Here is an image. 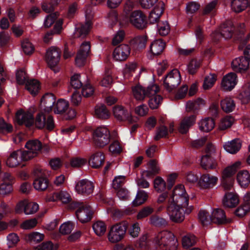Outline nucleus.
Segmentation results:
<instances>
[{"mask_svg":"<svg viewBox=\"0 0 250 250\" xmlns=\"http://www.w3.org/2000/svg\"><path fill=\"white\" fill-rule=\"evenodd\" d=\"M214 126V122L212 118H207L203 120L199 123L200 129L204 132H208Z\"/></svg>","mask_w":250,"mask_h":250,"instance_id":"a18cd8bd","label":"nucleus"},{"mask_svg":"<svg viewBox=\"0 0 250 250\" xmlns=\"http://www.w3.org/2000/svg\"><path fill=\"white\" fill-rule=\"evenodd\" d=\"M110 113L106 106L104 104H97L95 107L94 116L100 120H106L109 118Z\"/></svg>","mask_w":250,"mask_h":250,"instance_id":"c85d7f7f","label":"nucleus"},{"mask_svg":"<svg viewBox=\"0 0 250 250\" xmlns=\"http://www.w3.org/2000/svg\"><path fill=\"white\" fill-rule=\"evenodd\" d=\"M157 26L160 35L165 36L168 34L169 31V26L167 22H159L157 24Z\"/></svg>","mask_w":250,"mask_h":250,"instance_id":"e2e57ef3","label":"nucleus"},{"mask_svg":"<svg viewBox=\"0 0 250 250\" xmlns=\"http://www.w3.org/2000/svg\"><path fill=\"white\" fill-rule=\"evenodd\" d=\"M154 209L152 208L147 206L143 208L138 213L137 218L141 219L145 218L153 213Z\"/></svg>","mask_w":250,"mask_h":250,"instance_id":"680f3d73","label":"nucleus"},{"mask_svg":"<svg viewBox=\"0 0 250 250\" xmlns=\"http://www.w3.org/2000/svg\"><path fill=\"white\" fill-rule=\"evenodd\" d=\"M155 242L163 250H176L178 245L174 234L166 231L158 233L155 238Z\"/></svg>","mask_w":250,"mask_h":250,"instance_id":"7ed1b4c3","label":"nucleus"},{"mask_svg":"<svg viewBox=\"0 0 250 250\" xmlns=\"http://www.w3.org/2000/svg\"><path fill=\"white\" fill-rule=\"evenodd\" d=\"M110 134L109 130L104 126L97 127L93 133V140L95 145L103 147L109 143Z\"/></svg>","mask_w":250,"mask_h":250,"instance_id":"1a4fd4ad","label":"nucleus"},{"mask_svg":"<svg viewBox=\"0 0 250 250\" xmlns=\"http://www.w3.org/2000/svg\"><path fill=\"white\" fill-rule=\"evenodd\" d=\"M237 75L234 73H229L223 77L221 86L225 90L230 91L234 88L237 83Z\"/></svg>","mask_w":250,"mask_h":250,"instance_id":"393cba45","label":"nucleus"},{"mask_svg":"<svg viewBox=\"0 0 250 250\" xmlns=\"http://www.w3.org/2000/svg\"><path fill=\"white\" fill-rule=\"evenodd\" d=\"M217 4L216 0H213L207 4L204 7L203 11L204 15L211 14L214 15L216 12V7Z\"/></svg>","mask_w":250,"mask_h":250,"instance_id":"6e6d98bb","label":"nucleus"},{"mask_svg":"<svg viewBox=\"0 0 250 250\" xmlns=\"http://www.w3.org/2000/svg\"><path fill=\"white\" fill-rule=\"evenodd\" d=\"M250 61L247 57L241 56L233 60L231 62L232 67L236 71L242 72L248 69Z\"/></svg>","mask_w":250,"mask_h":250,"instance_id":"5701e85b","label":"nucleus"},{"mask_svg":"<svg viewBox=\"0 0 250 250\" xmlns=\"http://www.w3.org/2000/svg\"><path fill=\"white\" fill-rule=\"evenodd\" d=\"M167 201V204H174V206H179L184 209L189 207H188V194L182 196L176 195L174 198H168V201Z\"/></svg>","mask_w":250,"mask_h":250,"instance_id":"bb28decb","label":"nucleus"},{"mask_svg":"<svg viewBox=\"0 0 250 250\" xmlns=\"http://www.w3.org/2000/svg\"><path fill=\"white\" fill-rule=\"evenodd\" d=\"M167 135V127L165 125H162L157 128L156 134L154 137V139L156 141H158L161 138L166 137Z\"/></svg>","mask_w":250,"mask_h":250,"instance_id":"bf43d9fd","label":"nucleus"},{"mask_svg":"<svg viewBox=\"0 0 250 250\" xmlns=\"http://www.w3.org/2000/svg\"><path fill=\"white\" fill-rule=\"evenodd\" d=\"M113 111L115 117L119 120L125 121L129 120L130 118L129 113L122 106H115Z\"/></svg>","mask_w":250,"mask_h":250,"instance_id":"2f4dec72","label":"nucleus"},{"mask_svg":"<svg viewBox=\"0 0 250 250\" xmlns=\"http://www.w3.org/2000/svg\"><path fill=\"white\" fill-rule=\"evenodd\" d=\"M104 156L101 152H96L90 158L89 165L94 168H100L104 162Z\"/></svg>","mask_w":250,"mask_h":250,"instance_id":"cd10ccee","label":"nucleus"},{"mask_svg":"<svg viewBox=\"0 0 250 250\" xmlns=\"http://www.w3.org/2000/svg\"><path fill=\"white\" fill-rule=\"evenodd\" d=\"M53 198L54 201L60 200L63 204L69 203L72 199L70 194L65 191H60L54 193Z\"/></svg>","mask_w":250,"mask_h":250,"instance_id":"c03bdc74","label":"nucleus"},{"mask_svg":"<svg viewBox=\"0 0 250 250\" xmlns=\"http://www.w3.org/2000/svg\"><path fill=\"white\" fill-rule=\"evenodd\" d=\"M91 26L90 21H87L85 24L79 23L76 25L73 36L76 38L84 39L89 34Z\"/></svg>","mask_w":250,"mask_h":250,"instance_id":"4be33fe9","label":"nucleus"},{"mask_svg":"<svg viewBox=\"0 0 250 250\" xmlns=\"http://www.w3.org/2000/svg\"><path fill=\"white\" fill-rule=\"evenodd\" d=\"M147 193L144 190H138L135 199L132 202L133 206L137 207L143 204L147 200Z\"/></svg>","mask_w":250,"mask_h":250,"instance_id":"de8ad7c7","label":"nucleus"},{"mask_svg":"<svg viewBox=\"0 0 250 250\" xmlns=\"http://www.w3.org/2000/svg\"><path fill=\"white\" fill-rule=\"evenodd\" d=\"M147 40L146 36H137L131 41V44L137 49L144 48Z\"/></svg>","mask_w":250,"mask_h":250,"instance_id":"79ce46f5","label":"nucleus"},{"mask_svg":"<svg viewBox=\"0 0 250 250\" xmlns=\"http://www.w3.org/2000/svg\"><path fill=\"white\" fill-rule=\"evenodd\" d=\"M128 223L124 221L113 226L109 232L108 237L112 243L121 241L124 237L127 229Z\"/></svg>","mask_w":250,"mask_h":250,"instance_id":"0eeeda50","label":"nucleus"},{"mask_svg":"<svg viewBox=\"0 0 250 250\" xmlns=\"http://www.w3.org/2000/svg\"><path fill=\"white\" fill-rule=\"evenodd\" d=\"M240 163H236L231 166L226 168L222 173V183L224 188L227 189H229L234 182L233 175L235 174L237 168L239 166Z\"/></svg>","mask_w":250,"mask_h":250,"instance_id":"f8f14e48","label":"nucleus"},{"mask_svg":"<svg viewBox=\"0 0 250 250\" xmlns=\"http://www.w3.org/2000/svg\"><path fill=\"white\" fill-rule=\"evenodd\" d=\"M197 238L195 235L189 233L185 235L182 240L183 247L185 249H188L193 246L196 242Z\"/></svg>","mask_w":250,"mask_h":250,"instance_id":"49530a36","label":"nucleus"},{"mask_svg":"<svg viewBox=\"0 0 250 250\" xmlns=\"http://www.w3.org/2000/svg\"><path fill=\"white\" fill-rule=\"evenodd\" d=\"M157 93L154 95L150 94V96L147 97L149 98L148 100V105L150 108L152 109L158 108L162 104L163 99L161 95H158Z\"/></svg>","mask_w":250,"mask_h":250,"instance_id":"37998d69","label":"nucleus"},{"mask_svg":"<svg viewBox=\"0 0 250 250\" xmlns=\"http://www.w3.org/2000/svg\"><path fill=\"white\" fill-rule=\"evenodd\" d=\"M61 0H50V2H43L42 4V10L46 13H52L55 8L60 2Z\"/></svg>","mask_w":250,"mask_h":250,"instance_id":"603ef678","label":"nucleus"},{"mask_svg":"<svg viewBox=\"0 0 250 250\" xmlns=\"http://www.w3.org/2000/svg\"><path fill=\"white\" fill-rule=\"evenodd\" d=\"M165 47V43L162 40H156L151 43L150 50L154 56H157L162 53Z\"/></svg>","mask_w":250,"mask_h":250,"instance_id":"4c0bfd02","label":"nucleus"},{"mask_svg":"<svg viewBox=\"0 0 250 250\" xmlns=\"http://www.w3.org/2000/svg\"><path fill=\"white\" fill-rule=\"evenodd\" d=\"M236 179L242 187L246 188L250 183V174L247 170H241L237 174Z\"/></svg>","mask_w":250,"mask_h":250,"instance_id":"c9c22d12","label":"nucleus"},{"mask_svg":"<svg viewBox=\"0 0 250 250\" xmlns=\"http://www.w3.org/2000/svg\"><path fill=\"white\" fill-rule=\"evenodd\" d=\"M13 131V126L7 123L3 118H0V133L3 134L9 133Z\"/></svg>","mask_w":250,"mask_h":250,"instance_id":"13d9d810","label":"nucleus"},{"mask_svg":"<svg viewBox=\"0 0 250 250\" xmlns=\"http://www.w3.org/2000/svg\"><path fill=\"white\" fill-rule=\"evenodd\" d=\"M44 235L38 232H33L28 236V239L30 242H34L37 243L42 241Z\"/></svg>","mask_w":250,"mask_h":250,"instance_id":"774afa93","label":"nucleus"},{"mask_svg":"<svg viewBox=\"0 0 250 250\" xmlns=\"http://www.w3.org/2000/svg\"><path fill=\"white\" fill-rule=\"evenodd\" d=\"M200 221L203 226H207L211 222V215L205 210H200L198 214Z\"/></svg>","mask_w":250,"mask_h":250,"instance_id":"5fc2aeb1","label":"nucleus"},{"mask_svg":"<svg viewBox=\"0 0 250 250\" xmlns=\"http://www.w3.org/2000/svg\"><path fill=\"white\" fill-rule=\"evenodd\" d=\"M150 221L152 225L157 227L163 228L167 225V222L166 219L156 215H152Z\"/></svg>","mask_w":250,"mask_h":250,"instance_id":"3c124183","label":"nucleus"},{"mask_svg":"<svg viewBox=\"0 0 250 250\" xmlns=\"http://www.w3.org/2000/svg\"><path fill=\"white\" fill-rule=\"evenodd\" d=\"M74 205L78 208L76 211L77 218L81 223H87L91 220L93 212L89 205L79 202L74 203Z\"/></svg>","mask_w":250,"mask_h":250,"instance_id":"9b49d317","label":"nucleus"},{"mask_svg":"<svg viewBox=\"0 0 250 250\" xmlns=\"http://www.w3.org/2000/svg\"><path fill=\"white\" fill-rule=\"evenodd\" d=\"M216 80V76L214 74H211L206 77L203 84L204 89H208L210 88L214 84Z\"/></svg>","mask_w":250,"mask_h":250,"instance_id":"0e129e2a","label":"nucleus"},{"mask_svg":"<svg viewBox=\"0 0 250 250\" xmlns=\"http://www.w3.org/2000/svg\"><path fill=\"white\" fill-rule=\"evenodd\" d=\"M63 23L62 20H58L54 24L53 29L50 32H47L44 38V42L48 43L51 39V36L54 34H59L62 29V25Z\"/></svg>","mask_w":250,"mask_h":250,"instance_id":"e433bc0d","label":"nucleus"},{"mask_svg":"<svg viewBox=\"0 0 250 250\" xmlns=\"http://www.w3.org/2000/svg\"><path fill=\"white\" fill-rule=\"evenodd\" d=\"M49 185V181L45 177H38L35 179L33 182L34 188L38 190H45Z\"/></svg>","mask_w":250,"mask_h":250,"instance_id":"a19ab883","label":"nucleus"},{"mask_svg":"<svg viewBox=\"0 0 250 250\" xmlns=\"http://www.w3.org/2000/svg\"><path fill=\"white\" fill-rule=\"evenodd\" d=\"M25 147L27 150L23 151L27 155V157H29V160H30L36 156L38 152L41 150L42 144L38 140H31L26 142Z\"/></svg>","mask_w":250,"mask_h":250,"instance_id":"dca6fc26","label":"nucleus"},{"mask_svg":"<svg viewBox=\"0 0 250 250\" xmlns=\"http://www.w3.org/2000/svg\"><path fill=\"white\" fill-rule=\"evenodd\" d=\"M241 147V144L239 140H233L224 145V149L229 153L235 154L237 153Z\"/></svg>","mask_w":250,"mask_h":250,"instance_id":"58836bf2","label":"nucleus"},{"mask_svg":"<svg viewBox=\"0 0 250 250\" xmlns=\"http://www.w3.org/2000/svg\"><path fill=\"white\" fill-rule=\"evenodd\" d=\"M80 75L79 74H75L73 75L70 81V84L71 87L77 90V89L81 88L83 86V83L80 80Z\"/></svg>","mask_w":250,"mask_h":250,"instance_id":"4d7b16f0","label":"nucleus"},{"mask_svg":"<svg viewBox=\"0 0 250 250\" xmlns=\"http://www.w3.org/2000/svg\"><path fill=\"white\" fill-rule=\"evenodd\" d=\"M232 220L226 217L225 212L220 208L214 209L211 214V222L217 225L229 224Z\"/></svg>","mask_w":250,"mask_h":250,"instance_id":"412c9836","label":"nucleus"},{"mask_svg":"<svg viewBox=\"0 0 250 250\" xmlns=\"http://www.w3.org/2000/svg\"><path fill=\"white\" fill-rule=\"evenodd\" d=\"M239 202L238 196L232 193H226L223 200V205L225 207L231 208L236 206Z\"/></svg>","mask_w":250,"mask_h":250,"instance_id":"c756f323","label":"nucleus"},{"mask_svg":"<svg viewBox=\"0 0 250 250\" xmlns=\"http://www.w3.org/2000/svg\"><path fill=\"white\" fill-rule=\"evenodd\" d=\"M221 107L226 113H230L234 110L236 105L234 101L230 97H226L221 101Z\"/></svg>","mask_w":250,"mask_h":250,"instance_id":"f704fd0d","label":"nucleus"},{"mask_svg":"<svg viewBox=\"0 0 250 250\" xmlns=\"http://www.w3.org/2000/svg\"><path fill=\"white\" fill-rule=\"evenodd\" d=\"M250 210V206L249 204H245L238 208L235 211L236 216L243 217Z\"/></svg>","mask_w":250,"mask_h":250,"instance_id":"052dcab7","label":"nucleus"},{"mask_svg":"<svg viewBox=\"0 0 250 250\" xmlns=\"http://www.w3.org/2000/svg\"><path fill=\"white\" fill-rule=\"evenodd\" d=\"M134 98L138 101H142L150 94L154 95L159 91V87L156 84H151L145 88L140 84L132 87Z\"/></svg>","mask_w":250,"mask_h":250,"instance_id":"6e6552de","label":"nucleus"},{"mask_svg":"<svg viewBox=\"0 0 250 250\" xmlns=\"http://www.w3.org/2000/svg\"><path fill=\"white\" fill-rule=\"evenodd\" d=\"M154 188L157 191L162 192L167 188V184L161 177H157L154 181Z\"/></svg>","mask_w":250,"mask_h":250,"instance_id":"864d4df0","label":"nucleus"},{"mask_svg":"<svg viewBox=\"0 0 250 250\" xmlns=\"http://www.w3.org/2000/svg\"><path fill=\"white\" fill-rule=\"evenodd\" d=\"M204 101L200 98L187 102L186 104L187 111H192L194 112V114L185 116L181 121L179 128V131L181 133L186 134L188 132L189 128L195 123L196 117L195 113L198 112L201 106L204 105Z\"/></svg>","mask_w":250,"mask_h":250,"instance_id":"f03ea898","label":"nucleus"},{"mask_svg":"<svg viewBox=\"0 0 250 250\" xmlns=\"http://www.w3.org/2000/svg\"><path fill=\"white\" fill-rule=\"evenodd\" d=\"M250 39V33L248 34L246 37H241L239 41L238 49L239 50H243V54L244 56L247 57V59L250 61V44L247 45L244 49Z\"/></svg>","mask_w":250,"mask_h":250,"instance_id":"473e14b6","label":"nucleus"},{"mask_svg":"<svg viewBox=\"0 0 250 250\" xmlns=\"http://www.w3.org/2000/svg\"><path fill=\"white\" fill-rule=\"evenodd\" d=\"M248 6L250 7V1L248 0H232L231 2V8L237 13L242 12Z\"/></svg>","mask_w":250,"mask_h":250,"instance_id":"72a5a7b5","label":"nucleus"},{"mask_svg":"<svg viewBox=\"0 0 250 250\" xmlns=\"http://www.w3.org/2000/svg\"><path fill=\"white\" fill-rule=\"evenodd\" d=\"M53 111L57 114H63L66 120L73 119L76 116V110L69 107V102L62 99L55 102Z\"/></svg>","mask_w":250,"mask_h":250,"instance_id":"39448f33","label":"nucleus"},{"mask_svg":"<svg viewBox=\"0 0 250 250\" xmlns=\"http://www.w3.org/2000/svg\"><path fill=\"white\" fill-rule=\"evenodd\" d=\"M25 84L26 89L34 96L36 95L40 89V83L35 80L28 79Z\"/></svg>","mask_w":250,"mask_h":250,"instance_id":"ea45409f","label":"nucleus"},{"mask_svg":"<svg viewBox=\"0 0 250 250\" xmlns=\"http://www.w3.org/2000/svg\"><path fill=\"white\" fill-rule=\"evenodd\" d=\"M215 150L214 145L212 143H208L205 149L206 154L201 159V166L203 169L207 170L216 168L217 162L213 156Z\"/></svg>","mask_w":250,"mask_h":250,"instance_id":"423d86ee","label":"nucleus"},{"mask_svg":"<svg viewBox=\"0 0 250 250\" xmlns=\"http://www.w3.org/2000/svg\"><path fill=\"white\" fill-rule=\"evenodd\" d=\"M12 182V176L9 173H4L3 182L0 185V194L5 195L11 192Z\"/></svg>","mask_w":250,"mask_h":250,"instance_id":"a878e982","label":"nucleus"},{"mask_svg":"<svg viewBox=\"0 0 250 250\" xmlns=\"http://www.w3.org/2000/svg\"><path fill=\"white\" fill-rule=\"evenodd\" d=\"M148 170H144L143 174L148 178L153 177L159 173L160 169L157 162L155 159H151L147 163Z\"/></svg>","mask_w":250,"mask_h":250,"instance_id":"7c9ffc66","label":"nucleus"},{"mask_svg":"<svg viewBox=\"0 0 250 250\" xmlns=\"http://www.w3.org/2000/svg\"><path fill=\"white\" fill-rule=\"evenodd\" d=\"M165 88L169 92H172L180 83V74L179 71L174 69L162 78Z\"/></svg>","mask_w":250,"mask_h":250,"instance_id":"9d476101","label":"nucleus"},{"mask_svg":"<svg viewBox=\"0 0 250 250\" xmlns=\"http://www.w3.org/2000/svg\"><path fill=\"white\" fill-rule=\"evenodd\" d=\"M56 100V96L53 93H45L41 100V110L47 113L53 111ZM16 118L19 125H25L28 127L32 126L34 123L38 128H45L49 131L53 130L55 127L53 117L51 115L47 117L42 111L37 114L35 119L32 114L24 112H18Z\"/></svg>","mask_w":250,"mask_h":250,"instance_id":"f257e3e1","label":"nucleus"},{"mask_svg":"<svg viewBox=\"0 0 250 250\" xmlns=\"http://www.w3.org/2000/svg\"><path fill=\"white\" fill-rule=\"evenodd\" d=\"M94 232L98 236L103 235L106 230V226L105 223L101 221H99L94 223L92 226Z\"/></svg>","mask_w":250,"mask_h":250,"instance_id":"09e8293b","label":"nucleus"},{"mask_svg":"<svg viewBox=\"0 0 250 250\" xmlns=\"http://www.w3.org/2000/svg\"><path fill=\"white\" fill-rule=\"evenodd\" d=\"M90 49V45L89 42H84L82 44L80 49L75 58V62L77 65L81 67L84 65L86 59L89 54Z\"/></svg>","mask_w":250,"mask_h":250,"instance_id":"a211bd4d","label":"nucleus"},{"mask_svg":"<svg viewBox=\"0 0 250 250\" xmlns=\"http://www.w3.org/2000/svg\"><path fill=\"white\" fill-rule=\"evenodd\" d=\"M61 52L55 47H50L46 51V61L50 68L56 66L60 62Z\"/></svg>","mask_w":250,"mask_h":250,"instance_id":"f3484780","label":"nucleus"},{"mask_svg":"<svg viewBox=\"0 0 250 250\" xmlns=\"http://www.w3.org/2000/svg\"><path fill=\"white\" fill-rule=\"evenodd\" d=\"M185 195H187V193L184 186L183 185H178L175 187L173 190H171V189L169 191H164L160 194L158 199V202L162 203L165 201H168V198H174L176 195L182 196Z\"/></svg>","mask_w":250,"mask_h":250,"instance_id":"4468645a","label":"nucleus"},{"mask_svg":"<svg viewBox=\"0 0 250 250\" xmlns=\"http://www.w3.org/2000/svg\"><path fill=\"white\" fill-rule=\"evenodd\" d=\"M25 72L22 70H19L16 73V80L19 84H24L28 80L25 76Z\"/></svg>","mask_w":250,"mask_h":250,"instance_id":"338daca9","label":"nucleus"},{"mask_svg":"<svg viewBox=\"0 0 250 250\" xmlns=\"http://www.w3.org/2000/svg\"><path fill=\"white\" fill-rule=\"evenodd\" d=\"M217 181V177L209 174H204L200 177L198 184L203 188H210L216 184Z\"/></svg>","mask_w":250,"mask_h":250,"instance_id":"b1692460","label":"nucleus"},{"mask_svg":"<svg viewBox=\"0 0 250 250\" xmlns=\"http://www.w3.org/2000/svg\"><path fill=\"white\" fill-rule=\"evenodd\" d=\"M129 19L130 22L139 29H143L147 26V17L141 10H135L132 12Z\"/></svg>","mask_w":250,"mask_h":250,"instance_id":"ddd939ff","label":"nucleus"},{"mask_svg":"<svg viewBox=\"0 0 250 250\" xmlns=\"http://www.w3.org/2000/svg\"><path fill=\"white\" fill-rule=\"evenodd\" d=\"M130 53V48L127 44H122L114 49L113 53V58L118 61H125Z\"/></svg>","mask_w":250,"mask_h":250,"instance_id":"aec40b11","label":"nucleus"},{"mask_svg":"<svg viewBox=\"0 0 250 250\" xmlns=\"http://www.w3.org/2000/svg\"><path fill=\"white\" fill-rule=\"evenodd\" d=\"M201 61L197 59H192L189 62L188 65V73L191 75L195 74L197 70L200 67Z\"/></svg>","mask_w":250,"mask_h":250,"instance_id":"8fccbe9b","label":"nucleus"},{"mask_svg":"<svg viewBox=\"0 0 250 250\" xmlns=\"http://www.w3.org/2000/svg\"><path fill=\"white\" fill-rule=\"evenodd\" d=\"M167 209L170 219L176 223H181L185 219V214H189L193 209V207L190 206L186 209L174 204L167 203Z\"/></svg>","mask_w":250,"mask_h":250,"instance_id":"20e7f679","label":"nucleus"},{"mask_svg":"<svg viewBox=\"0 0 250 250\" xmlns=\"http://www.w3.org/2000/svg\"><path fill=\"white\" fill-rule=\"evenodd\" d=\"M94 188L93 183L87 179H83L78 182L75 189L79 194L89 195L92 193Z\"/></svg>","mask_w":250,"mask_h":250,"instance_id":"6ab92c4d","label":"nucleus"},{"mask_svg":"<svg viewBox=\"0 0 250 250\" xmlns=\"http://www.w3.org/2000/svg\"><path fill=\"white\" fill-rule=\"evenodd\" d=\"M28 160L29 157H27L25 152L21 149H18L11 153L7 160L6 164L9 167H13L18 166L21 161Z\"/></svg>","mask_w":250,"mask_h":250,"instance_id":"2eb2a0df","label":"nucleus"},{"mask_svg":"<svg viewBox=\"0 0 250 250\" xmlns=\"http://www.w3.org/2000/svg\"><path fill=\"white\" fill-rule=\"evenodd\" d=\"M73 228V224L68 222L62 224L60 227L59 230L62 234H67L71 232Z\"/></svg>","mask_w":250,"mask_h":250,"instance_id":"69168bd1","label":"nucleus"}]
</instances>
